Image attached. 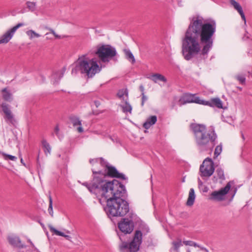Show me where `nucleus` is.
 Segmentation results:
<instances>
[{
	"label": "nucleus",
	"instance_id": "f257e3e1",
	"mask_svg": "<svg viewBox=\"0 0 252 252\" xmlns=\"http://www.w3.org/2000/svg\"><path fill=\"white\" fill-rule=\"evenodd\" d=\"M216 24L205 22L201 16L193 17L182 40V54L186 60L200 55L205 59L212 48Z\"/></svg>",
	"mask_w": 252,
	"mask_h": 252
},
{
	"label": "nucleus",
	"instance_id": "f03ea898",
	"mask_svg": "<svg viewBox=\"0 0 252 252\" xmlns=\"http://www.w3.org/2000/svg\"><path fill=\"white\" fill-rule=\"evenodd\" d=\"M100 188L95 187L91 189V193L95 194L100 203L102 200L106 201L105 210L109 217H121L125 215L129 211L128 203L122 197L126 192L125 187L118 181L113 180V183L102 182Z\"/></svg>",
	"mask_w": 252,
	"mask_h": 252
},
{
	"label": "nucleus",
	"instance_id": "7ed1b4c3",
	"mask_svg": "<svg viewBox=\"0 0 252 252\" xmlns=\"http://www.w3.org/2000/svg\"><path fill=\"white\" fill-rule=\"evenodd\" d=\"M90 162L92 165L93 180L91 183L87 182L81 183L80 181L79 183L86 187L91 193L92 189L95 187H97L98 189L100 188L98 186L99 184L101 186L102 182L113 183V180L112 181H107L106 179L107 177L126 179L125 175L119 173L115 167L110 165L101 158L91 159L90 160Z\"/></svg>",
	"mask_w": 252,
	"mask_h": 252
},
{
	"label": "nucleus",
	"instance_id": "20e7f679",
	"mask_svg": "<svg viewBox=\"0 0 252 252\" xmlns=\"http://www.w3.org/2000/svg\"><path fill=\"white\" fill-rule=\"evenodd\" d=\"M196 144L201 150L212 149L215 145L217 135L214 130H207L205 126L197 124L190 125Z\"/></svg>",
	"mask_w": 252,
	"mask_h": 252
},
{
	"label": "nucleus",
	"instance_id": "39448f33",
	"mask_svg": "<svg viewBox=\"0 0 252 252\" xmlns=\"http://www.w3.org/2000/svg\"><path fill=\"white\" fill-rule=\"evenodd\" d=\"M74 67L72 68V73H77L79 71L85 74L88 77H92L95 74L99 73L102 68V65L98 63L95 58H91L90 53L80 56L74 63Z\"/></svg>",
	"mask_w": 252,
	"mask_h": 252
},
{
	"label": "nucleus",
	"instance_id": "423d86ee",
	"mask_svg": "<svg viewBox=\"0 0 252 252\" xmlns=\"http://www.w3.org/2000/svg\"><path fill=\"white\" fill-rule=\"evenodd\" d=\"M90 52L98 57L100 64L101 63H109L114 59L117 54L116 49L108 44L98 45L93 48Z\"/></svg>",
	"mask_w": 252,
	"mask_h": 252
},
{
	"label": "nucleus",
	"instance_id": "0eeeda50",
	"mask_svg": "<svg viewBox=\"0 0 252 252\" xmlns=\"http://www.w3.org/2000/svg\"><path fill=\"white\" fill-rule=\"evenodd\" d=\"M142 233L140 230L136 231L132 241L128 245L125 242H122L120 246L121 252H125L127 249L130 252H137L142 242Z\"/></svg>",
	"mask_w": 252,
	"mask_h": 252
},
{
	"label": "nucleus",
	"instance_id": "6e6552de",
	"mask_svg": "<svg viewBox=\"0 0 252 252\" xmlns=\"http://www.w3.org/2000/svg\"><path fill=\"white\" fill-rule=\"evenodd\" d=\"M215 168L211 158H206L200 166V175L202 178H208L212 175Z\"/></svg>",
	"mask_w": 252,
	"mask_h": 252
},
{
	"label": "nucleus",
	"instance_id": "1a4fd4ad",
	"mask_svg": "<svg viewBox=\"0 0 252 252\" xmlns=\"http://www.w3.org/2000/svg\"><path fill=\"white\" fill-rule=\"evenodd\" d=\"M232 183L228 182L225 187L219 190L213 191L210 195L209 199L214 201H221L225 199L226 195L230 190Z\"/></svg>",
	"mask_w": 252,
	"mask_h": 252
},
{
	"label": "nucleus",
	"instance_id": "9d476101",
	"mask_svg": "<svg viewBox=\"0 0 252 252\" xmlns=\"http://www.w3.org/2000/svg\"><path fill=\"white\" fill-rule=\"evenodd\" d=\"M203 100L195 94H186L180 98L179 103L181 105L188 103H195L202 105Z\"/></svg>",
	"mask_w": 252,
	"mask_h": 252
},
{
	"label": "nucleus",
	"instance_id": "9b49d317",
	"mask_svg": "<svg viewBox=\"0 0 252 252\" xmlns=\"http://www.w3.org/2000/svg\"><path fill=\"white\" fill-rule=\"evenodd\" d=\"M0 112L3 113V118L7 123H13L14 121V115L10 109V106L9 104L6 102H2L0 104Z\"/></svg>",
	"mask_w": 252,
	"mask_h": 252
},
{
	"label": "nucleus",
	"instance_id": "f8f14e48",
	"mask_svg": "<svg viewBox=\"0 0 252 252\" xmlns=\"http://www.w3.org/2000/svg\"><path fill=\"white\" fill-rule=\"evenodd\" d=\"M0 112L3 113V118L7 123H13L14 121V115L10 109V106L9 104L6 102H2L0 104Z\"/></svg>",
	"mask_w": 252,
	"mask_h": 252
},
{
	"label": "nucleus",
	"instance_id": "ddd939ff",
	"mask_svg": "<svg viewBox=\"0 0 252 252\" xmlns=\"http://www.w3.org/2000/svg\"><path fill=\"white\" fill-rule=\"evenodd\" d=\"M24 25L23 23H19L11 29L7 31L0 37V44L8 43L13 36L16 30Z\"/></svg>",
	"mask_w": 252,
	"mask_h": 252
},
{
	"label": "nucleus",
	"instance_id": "4468645a",
	"mask_svg": "<svg viewBox=\"0 0 252 252\" xmlns=\"http://www.w3.org/2000/svg\"><path fill=\"white\" fill-rule=\"evenodd\" d=\"M118 227L125 234L130 233L134 228V223L131 220L123 219L119 223Z\"/></svg>",
	"mask_w": 252,
	"mask_h": 252
},
{
	"label": "nucleus",
	"instance_id": "2eb2a0df",
	"mask_svg": "<svg viewBox=\"0 0 252 252\" xmlns=\"http://www.w3.org/2000/svg\"><path fill=\"white\" fill-rule=\"evenodd\" d=\"M202 105L209 106L212 107H217L219 109H223V103L220 98L218 97L213 98L209 101L203 100Z\"/></svg>",
	"mask_w": 252,
	"mask_h": 252
},
{
	"label": "nucleus",
	"instance_id": "dca6fc26",
	"mask_svg": "<svg viewBox=\"0 0 252 252\" xmlns=\"http://www.w3.org/2000/svg\"><path fill=\"white\" fill-rule=\"evenodd\" d=\"M2 98L6 101L11 102L13 100V92L9 87L5 88L1 91Z\"/></svg>",
	"mask_w": 252,
	"mask_h": 252
},
{
	"label": "nucleus",
	"instance_id": "f3484780",
	"mask_svg": "<svg viewBox=\"0 0 252 252\" xmlns=\"http://www.w3.org/2000/svg\"><path fill=\"white\" fill-rule=\"evenodd\" d=\"M230 3L231 5L234 7V8L238 12L240 15L242 19L244 21L245 25H246L247 21L246 19L243 10V8L241 5L235 0H230Z\"/></svg>",
	"mask_w": 252,
	"mask_h": 252
},
{
	"label": "nucleus",
	"instance_id": "a211bd4d",
	"mask_svg": "<svg viewBox=\"0 0 252 252\" xmlns=\"http://www.w3.org/2000/svg\"><path fill=\"white\" fill-rule=\"evenodd\" d=\"M148 78L155 83H159L160 82L165 83L167 82L166 78L163 75L159 73L152 74Z\"/></svg>",
	"mask_w": 252,
	"mask_h": 252
},
{
	"label": "nucleus",
	"instance_id": "6ab92c4d",
	"mask_svg": "<svg viewBox=\"0 0 252 252\" xmlns=\"http://www.w3.org/2000/svg\"><path fill=\"white\" fill-rule=\"evenodd\" d=\"M172 247L169 250L170 252H180L179 248L183 245L182 240L178 238L171 243Z\"/></svg>",
	"mask_w": 252,
	"mask_h": 252
},
{
	"label": "nucleus",
	"instance_id": "aec40b11",
	"mask_svg": "<svg viewBox=\"0 0 252 252\" xmlns=\"http://www.w3.org/2000/svg\"><path fill=\"white\" fill-rule=\"evenodd\" d=\"M7 239L9 244L13 247H20L22 246L19 237L16 235H10L8 237Z\"/></svg>",
	"mask_w": 252,
	"mask_h": 252
},
{
	"label": "nucleus",
	"instance_id": "412c9836",
	"mask_svg": "<svg viewBox=\"0 0 252 252\" xmlns=\"http://www.w3.org/2000/svg\"><path fill=\"white\" fill-rule=\"evenodd\" d=\"M48 227L50 229V231L53 233V234H55L56 235H57V236H63V237H64V238H66V239L71 241V237L69 236V235H65L64 233H63V232H61V231H60L59 230H58L57 229H56V228H55L52 225H49L48 226Z\"/></svg>",
	"mask_w": 252,
	"mask_h": 252
},
{
	"label": "nucleus",
	"instance_id": "4be33fe9",
	"mask_svg": "<svg viewBox=\"0 0 252 252\" xmlns=\"http://www.w3.org/2000/svg\"><path fill=\"white\" fill-rule=\"evenodd\" d=\"M157 121V118L156 116H152L148 118L146 121L144 123L143 126L146 129L149 128L152 126L154 125Z\"/></svg>",
	"mask_w": 252,
	"mask_h": 252
},
{
	"label": "nucleus",
	"instance_id": "5701e85b",
	"mask_svg": "<svg viewBox=\"0 0 252 252\" xmlns=\"http://www.w3.org/2000/svg\"><path fill=\"white\" fill-rule=\"evenodd\" d=\"M118 97L122 101H128V92L126 89L120 90L117 94Z\"/></svg>",
	"mask_w": 252,
	"mask_h": 252
},
{
	"label": "nucleus",
	"instance_id": "b1692460",
	"mask_svg": "<svg viewBox=\"0 0 252 252\" xmlns=\"http://www.w3.org/2000/svg\"><path fill=\"white\" fill-rule=\"evenodd\" d=\"M195 199V194L193 189L191 188L189 189V197L187 202V205L191 206L194 202Z\"/></svg>",
	"mask_w": 252,
	"mask_h": 252
},
{
	"label": "nucleus",
	"instance_id": "393cba45",
	"mask_svg": "<svg viewBox=\"0 0 252 252\" xmlns=\"http://www.w3.org/2000/svg\"><path fill=\"white\" fill-rule=\"evenodd\" d=\"M120 106L122 108L123 111L124 113H131L132 107L130 105V104L128 102V101L121 102V103L120 104Z\"/></svg>",
	"mask_w": 252,
	"mask_h": 252
},
{
	"label": "nucleus",
	"instance_id": "a878e982",
	"mask_svg": "<svg viewBox=\"0 0 252 252\" xmlns=\"http://www.w3.org/2000/svg\"><path fill=\"white\" fill-rule=\"evenodd\" d=\"M63 71L60 70L54 73L51 76V79L54 84L58 82V81L63 76Z\"/></svg>",
	"mask_w": 252,
	"mask_h": 252
},
{
	"label": "nucleus",
	"instance_id": "bb28decb",
	"mask_svg": "<svg viewBox=\"0 0 252 252\" xmlns=\"http://www.w3.org/2000/svg\"><path fill=\"white\" fill-rule=\"evenodd\" d=\"M41 143L42 147L44 149V152L45 153V154L46 156H48V155L50 154L51 148L49 144L47 142V141L46 140L44 139L42 140Z\"/></svg>",
	"mask_w": 252,
	"mask_h": 252
},
{
	"label": "nucleus",
	"instance_id": "cd10ccee",
	"mask_svg": "<svg viewBox=\"0 0 252 252\" xmlns=\"http://www.w3.org/2000/svg\"><path fill=\"white\" fill-rule=\"evenodd\" d=\"M125 53L126 59L128 60L130 62H131L132 64L135 63V60L134 56L132 53L130 51V50L127 49H125L124 50Z\"/></svg>",
	"mask_w": 252,
	"mask_h": 252
},
{
	"label": "nucleus",
	"instance_id": "c85d7f7f",
	"mask_svg": "<svg viewBox=\"0 0 252 252\" xmlns=\"http://www.w3.org/2000/svg\"><path fill=\"white\" fill-rule=\"evenodd\" d=\"M73 125L74 126H78L77 127V130L79 132H82L83 131V128L81 127V121L77 118H75L72 121Z\"/></svg>",
	"mask_w": 252,
	"mask_h": 252
},
{
	"label": "nucleus",
	"instance_id": "c756f323",
	"mask_svg": "<svg viewBox=\"0 0 252 252\" xmlns=\"http://www.w3.org/2000/svg\"><path fill=\"white\" fill-rule=\"evenodd\" d=\"M0 156H2L3 159L6 160L9 159L12 161H16L17 159V158L16 157L6 154L1 151H0Z\"/></svg>",
	"mask_w": 252,
	"mask_h": 252
},
{
	"label": "nucleus",
	"instance_id": "7c9ffc66",
	"mask_svg": "<svg viewBox=\"0 0 252 252\" xmlns=\"http://www.w3.org/2000/svg\"><path fill=\"white\" fill-rule=\"evenodd\" d=\"M26 33L30 39H32L34 37H39L40 36V34L32 30L27 31Z\"/></svg>",
	"mask_w": 252,
	"mask_h": 252
},
{
	"label": "nucleus",
	"instance_id": "2f4dec72",
	"mask_svg": "<svg viewBox=\"0 0 252 252\" xmlns=\"http://www.w3.org/2000/svg\"><path fill=\"white\" fill-rule=\"evenodd\" d=\"M26 5L29 10L32 12L35 10L36 8V4L35 2L32 1H27L26 2Z\"/></svg>",
	"mask_w": 252,
	"mask_h": 252
},
{
	"label": "nucleus",
	"instance_id": "473e14b6",
	"mask_svg": "<svg viewBox=\"0 0 252 252\" xmlns=\"http://www.w3.org/2000/svg\"><path fill=\"white\" fill-rule=\"evenodd\" d=\"M198 187L200 190H201L204 192H206L208 191V188L204 185L202 182L200 180V179H198Z\"/></svg>",
	"mask_w": 252,
	"mask_h": 252
},
{
	"label": "nucleus",
	"instance_id": "72a5a7b5",
	"mask_svg": "<svg viewBox=\"0 0 252 252\" xmlns=\"http://www.w3.org/2000/svg\"><path fill=\"white\" fill-rule=\"evenodd\" d=\"M222 151V145L221 144L217 146L215 150L214 156L215 158H217L221 153Z\"/></svg>",
	"mask_w": 252,
	"mask_h": 252
},
{
	"label": "nucleus",
	"instance_id": "f704fd0d",
	"mask_svg": "<svg viewBox=\"0 0 252 252\" xmlns=\"http://www.w3.org/2000/svg\"><path fill=\"white\" fill-rule=\"evenodd\" d=\"M53 201L52 199L51 196H49V205L48 208V212L49 214L52 216L53 217Z\"/></svg>",
	"mask_w": 252,
	"mask_h": 252
},
{
	"label": "nucleus",
	"instance_id": "c9c22d12",
	"mask_svg": "<svg viewBox=\"0 0 252 252\" xmlns=\"http://www.w3.org/2000/svg\"><path fill=\"white\" fill-rule=\"evenodd\" d=\"M216 173L220 179L222 180L224 179L223 171L221 168L217 169L216 170Z\"/></svg>",
	"mask_w": 252,
	"mask_h": 252
},
{
	"label": "nucleus",
	"instance_id": "e433bc0d",
	"mask_svg": "<svg viewBox=\"0 0 252 252\" xmlns=\"http://www.w3.org/2000/svg\"><path fill=\"white\" fill-rule=\"evenodd\" d=\"M236 78L241 84L245 82L246 78L243 75H238L236 76Z\"/></svg>",
	"mask_w": 252,
	"mask_h": 252
},
{
	"label": "nucleus",
	"instance_id": "4c0bfd02",
	"mask_svg": "<svg viewBox=\"0 0 252 252\" xmlns=\"http://www.w3.org/2000/svg\"><path fill=\"white\" fill-rule=\"evenodd\" d=\"M142 102H141V105L143 106L144 102L145 101L147 100V96L144 94V93L142 94Z\"/></svg>",
	"mask_w": 252,
	"mask_h": 252
},
{
	"label": "nucleus",
	"instance_id": "58836bf2",
	"mask_svg": "<svg viewBox=\"0 0 252 252\" xmlns=\"http://www.w3.org/2000/svg\"><path fill=\"white\" fill-rule=\"evenodd\" d=\"M192 242L191 241H183L182 243L186 246H191L192 244Z\"/></svg>",
	"mask_w": 252,
	"mask_h": 252
},
{
	"label": "nucleus",
	"instance_id": "ea45409f",
	"mask_svg": "<svg viewBox=\"0 0 252 252\" xmlns=\"http://www.w3.org/2000/svg\"><path fill=\"white\" fill-rule=\"evenodd\" d=\"M54 132L55 133V134L58 136L59 135V126H57L55 128H54Z\"/></svg>",
	"mask_w": 252,
	"mask_h": 252
},
{
	"label": "nucleus",
	"instance_id": "a19ab883",
	"mask_svg": "<svg viewBox=\"0 0 252 252\" xmlns=\"http://www.w3.org/2000/svg\"><path fill=\"white\" fill-rule=\"evenodd\" d=\"M94 105L96 107H98L100 105V102L98 100H94Z\"/></svg>",
	"mask_w": 252,
	"mask_h": 252
},
{
	"label": "nucleus",
	"instance_id": "79ce46f5",
	"mask_svg": "<svg viewBox=\"0 0 252 252\" xmlns=\"http://www.w3.org/2000/svg\"><path fill=\"white\" fill-rule=\"evenodd\" d=\"M200 249L201 251H202L203 252H209L208 250L204 247H200Z\"/></svg>",
	"mask_w": 252,
	"mask_h": 252
},
{
	"label": "nucleus",
	"instance_id": "37998d69",
	"mask_svg": "<svg viewBox=\"0 0 252 252\" xmlns=\"http://www.w3.org/2000/svg\"><path fill=\"white\" fill-rule=\"evenodd\" d=\"M145 229L142 230L143 233L144 234L148 232V230H149V228L148 227L145 226Z\"/></svg>",
	"mask_w": 252,
	"mask_h": 252
},
{
	"label": "nucleus",
	"instance_id": "c03bdc74",
	"mask_svg": "<svg viewBox=\"0 0 252 252\" xmlns=\"http://www.w3.org/2000/svg\"><path fill=\"white\" fill-rule=\"evenodd\" d=\"M52 33L57 38H59L60 36L57 35L56 32L52 30H51Z\"/></svg>",
	"mask_w": 252,
	"mask_h": 252
},
{
	"label": "nucleus",
	"instance_id": "a18cd8bd",
	"mask_svg": "<svg viewBox=\"0 0 252 252\" xmlns=\"http://www.w3.org/2000/svg\"><path fill=\"white\" fill-rule=\"evenodd\" d=\"M52 33L57 38H59L60 36L57 35L56 32L52 30H51Z\"/></svg>",
	"mask_w": 252,
	"mask_h": 252
},
{
	"label": "nucleus",
	"instance_id": "49530a36",
	"mask_svg": "<svg viewBox=\"0 0 252 252\" xmlns=\"http://www.w3.org/2000/svg\"><path fill=\"white\" fill-rule=\"evenodd\" d=\"M191 246H193L195 247H198L199 248L200 247V246L199 245H198L197 244H196V243H195L194 242H192V244Z\"/></svg>",
	"mask_w": 252,
	"mask_h": 252
},
{
	"label": "nucleus",
	"instance_id": "de8ad7c7",
	"mask_svg": "<svg viewBox=\"0 0 252 252\" xmlns=\"http://www.w3.org/2000/svg\"><path fill=\"white\" fill-rule=\"evenodd\" d=\"M140 90L142 92V93H144V87L143 86H140Z\"/></svg>",
	"mask_w": 252,
	"mask_h": 252
},
{
	"label": "nucleus",
	"instance_id": "09e8293b",
	"mask_svg": "<svg viewBox=\"0 0 252 252\" xmlns=\"http://www.w3.org/2000/svg\"><path fill=\"white\" fill-rule=\"evenodd\" d=\"M20 161H21V162L23 165H25V163L24 162V161H23V158H21Z\"/></svg>",
	"mask_w": 252,
	"mask_h": 252
},
{
	"label": "nucleus",
	"instance_id": "8fccbe9b",
	"mask_svg": "<svg viewBox=\"0 0 252 252\" xmlns=\"http://www.w3.org/2000/svg\"><path fill=\"white\" fill-rule=\"evenodd\" d=\"M28 241H29V242L31 244H32V242L31 241V240H28Z\"/></svg>",
	"mask_w": 252,
	"mask_h": 252
},
{
	"label": "nucleus",
	"instance_id": "3c124183",
	"mask_svg": "<svg viewBox=\"0 0 252 252\" xmlns=\"http://www.w3.org/2000/svg\"><path fill=\"white\" fill-rule=\"evenodd\" d=\"M66 232H67V233H69V231H66Z\"/></svg>",
	"mask_w": 252,
	"mask_h": 252
},
{
	"label": "nucleus",
	"instance_id": "603ef678",
	"mask_svg": "<svg viewBox=\"0 0 252 252\" xmlns=\"http://www.w3.org/2000/svg\"><path fill=\"white\" fill-rule=\"evenodd\" d=\"M190 252L189 251H188V252Z\"/></svg>",
	"mask_w": 252,
	"mask_h": 252
}]
</instances>
